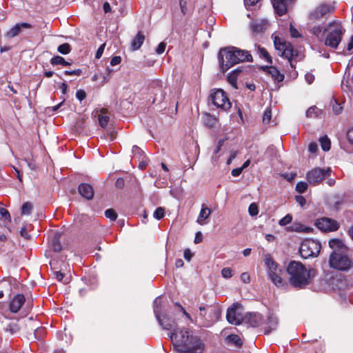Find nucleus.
<instances>
[{"label": "nucleus", "mask_w": 353, "mask_h": 353, "mask_svg": "<svg viewBox=\"0 0 353 353\" xmlns=\"http://www.w3.org/2000/svg\"><path fill=\"white\" fill-rule=\"evenodd\" d=\"M263 320L259 313H249L244 317L245 323L253 327L263 326Z\"/></svg>", "instance_id": "f3484780"}, {"label": "nucleus", "mask_w": 353, "mask_h": 353, "mask_svg": "<svg viewBox=\"0 0 353 353\" xmlns=\"http://www.w3.org/2000/svg\"><path fill=\"white\" fill-rule=\"evenodd\" d=\"M32 205L30 202H26L21 207V214L23 215H28L31 213Z\"/></svg>", "instance_id": "f704fd0d"}, {"label": "nucleus", "mask_w": 353, "mask_h": 353, "mask_svg": "<svg viewBox=\"0 0 353 353\" xmlns=\"http://www.w3.org/2000/svg\"><path fill=\"white\" fill-rule=\"evenodd\" d=\"M165 210L161 207L157 208L154 212L153 216L156 219H161L164 216Z\"/></svg>", "instance_id": "e433bc0d"}, {"label": "nucleus", "mask_w": 353, "mask_h": 353, "mask_svg": "<svg viewBox=\"0 0 353 353\" xmlns=\"http://www.w3.org/2000/svg\"><path fill=\"white\" fill-rule=\"evenodd\" d=\"M321 243L313 239H305L299 247V253L302 258L309 259L316 257L321 251Z\"/></svg>", "instance_id": "423d86ee"}, {"label": "nucleus", "mask_w": 353, "mask_h": 353, "mask_svg": "<svg viewBox=\"0 0 353 353\" xmlns=\"http://www.w3.org/2000/svg\"><path fill=\"white\" fill-rule=\"evenodd\" d=\"M105 43H103L99 48V49L97 50V52H96V54H95V58L96 59H100L103 53V51H104V49H105Z\"/></svg>", "instance_id": "5fc2aeb1"}, {"label": "nucleus", "mask_w": 353, "mask_h": 353, "mask_svg": "<svg viewBox=\"0 0 353 353\" xmlns=\"http://www.w3.org/2000/svg\"><path fill=\"white\" fill-rule=\"evenodd\" d=\"M290 32L291 36L294 38H298L301 37V34H299V31L294 27H293L292 24L290 25Z\"/></svg>", "instance_id": "864d4df0"}, {"label": "nucleus", "mask_w": 353, "mask_h": 353, "mask_svg": "<svg viewBox=\"0 0 353 353\" xmlns=\"http://www.w3.org/2000/svg\"><path fill=\"white\" fill-rule=\"evenodd\" d=\"M121 61V58L120 56H115L114 57L112 58L111 61H110V64L111 65L114 66V65H117L118 64H119Z\"/></svg>", "instance_id": "4d7b16f0"}, {"label": "nucleus", "mask_w": 353, "mask_h": 353, "mask_svg": "<svg viewBox=\"0 0 353 353\" xmlns=\"http://www.w3.org/2000/svg\"><path fill=\"white\" fill-rule=\"evenodd\" d=\"M240 72V70H233L228 77V83L235 89L237 88V77Z\"/></svg>", "instance_id": "7c9ffc66"}, {"label": "nucleus", "mask_w": 353, "mask_h": 353, "mask_svg": "<svg viewBox=\"0 0 353 353\" xmlns=\"http://www.w3.org/2000/svg\"><path fill=\"white\" fill-rule=\"evenodd\" d=\"M228 338L236 345H241L242 343L241 339L237 335H230V336H229Z\"/></svg>", "instance_id": "09e8293b"}, {"label": "nucleus", "mask_w": 353, "mask_h": 353, "mask_svg": "<svg viewBox=\"0 0 353 353\" xmlns=\"http://www.w3.org/2000/svg\"><path fill=\"white\" fill-rule=\"evenodd\" d=\"M292 221V216L290 214L285 215L283 219H281L279 223L281 226L287 225L290 223Z\"/></svg>", "instance_id": "79ce46f5"}, {"label": "nucleus", "mask_w": 353, "mask_h": 353, "mask_svg": "<svg viewBox=\"0 0 353 353\" xmlns=\"http://www.w3.org/2000/svg\"><path fill=\"white\" fill-rule=\"evenodd\" d=\"M210 97L214 105L218 108L228 110L231 108V103L222 89L212 90Z\"/></svg>", "instance_id": "6e6552de"}, {"label": "nucleus", "mask_w": 353, "mask_h": 353, "mask_svg": "<svg viewBox=\"0 0 353 353\" xmlns=\"http://www.w3.org/2000/svg\"><path fill=\"white\" fill-rule=\"evenodd\" d=\"M305 80L309 84H311L314 80V76L310 72H307L305 75Z\"/></svg>", "instance_id": "680f3d73"}, {"label": "nucleus", "mask_w": 353, "mask_h": 353, "mask_svg": "<svg viewBox=\"0 0 353 353\" xmlns=\"http://www.w3.org/2000/svg\"><path fill=\"white\" fill-rule=\"evenodd\" d=\"M132 152L134 157H137V158H141V157L143 155V151L139 148L138 146H133Z\"/></svg>", "instance_id": "49530a36"}, {"label": "nucleus", "mask_w": 353, "mask_h": 353, "mask_svg": "<svg viewBox=\"0 0 353 353\" xmlns=\"http://www.w3.org/2000/svg\"><path fill=\"white\" fill-rule=\"evenodd\" d=\"M52 248L54 251L59 252L61 250V243L58 240H54L52 243Z\"/></svg>", "instance_id": "bf43d9fd"}, {"label": "nucleus", "mask_w": 353, "mask_h": 353, "mask_svg": "<svg viewBox=\"0 0 353 353\" xmlns=\"http://www.w3.org/2000/svg\"><path fill=\"white\" fill-rule=\"evenodd\" d=\"M241 280L245 283H248L250 281L249 274L247 272L242 273L241 274Z\"/></svg>", "instance_id": "13d9d810"}, {"label": "nucleus", "mask_w": 353, "mask_h": 353, "mask_svg": "<svg viewBox=\"0 0 353 353\" xmlns=\"http://www.w3.org/2000/svg\"><path fill=\"white\" fill-rule=\"evenodd\" d=\"M329 263L331 268L343 272L353 268V260L343 250H334L330 256Z\"/></svg>", "instance_id": "7ed1b4c3"}, {"label": "nucleus", "mask_w": 353, "mask_h": 353, "mask_svg": "<svg viewBox=\"0 0 353 353\" xmlns=\"http://www.w3.org/2000/svg\"><path fill=\"white\" fill-rule=\"evenodd\" d=\"M79 194L85 199L90 200L94 196V190L92 185L88 183H81L79 186Z\"/></svg>", "instance_id": "4be33fe9"}, {"label": "nucleus", "mask_w": 353, "mask_h": 353, "mask_svg": "<svg viewBox=\"0 0 353 353\" xmlns=\"http://www.w3.org/2000/svg\"><path fill=\"white\" fill-rule=\"evenodd\" d=\"M218 59L221 70L223 72L228 70L234 65L236 64L234 47H228L219 50Z\"/></svg>", "instance_id": "39448f33"}, {"label": "nucleus", "mask_w": 353, "mask_h": 353, "mask_svg": "<svg viewBox=\"0 0 353 353\" xmlns=\"http://www.w3.org/2000/svg\"><path fill=\"white\" fill-rule=\"evenodd\" d=\"M210 214L211 210L202 205L196 222L200 225L205 224V221L210 216Z\"/></svg>", "instance_id": "cd10ccee"}, {"label": "nucleus", "mask_w": 353, "mask_h": 353, "mask_svg": "<svg viewBox=\"0 0 353 353\" xmlns=\"http://www.w3.org/2000/svg\"><path fill=\"white\" fill-rule=\"evenodd\" d=\"M274 46L277 50L279 54L288 59L290 66L293 68L291 59L294 56L293 48L291 43L283 41L279 37H275L274 41Z\"/></svg>", "instance_id": "1a4fd4ad"}, {"label": "nucleus", "mask_w": 353, "mask_h": 353, "mask_svg": "<svg viewBox=\"0 0 353 353\" xmlns=\"http://www.w3.org/2000/svg\"><path fill=\"white\" fill-rule=\"evenodd\" d=\"M331 170L330 168L321 169L315 168L306 174V179L308 183L312 185H316L321 182L326 176L330 174Z\"/></svg>", "instance_id": "9b49d317"}, {"label": "nucleus", "mask_w": 353, "mask_h": 353, "mask_svg": "<svg viewBox=\"0 0 353 353\" xmlns=\"http://www.w3.org/2000/svg\"><path fill=\"white\" fill-rule=\"evenodd\" d=\"M98 119L101 127L104 128L107 126L109 121V117L107 115V112L105 109L101 110V112L98 115Z\"/></svg>", "instance_id": "c756f323"}, {"label": "nucleus", "mask_w": 353, "mask_h": 353, "mask_svg": "<svg viewBox=\"0 0 353 353\" xmlns=\"http://www.w3.org/2000/svg\"><path fill=\"white\" fill-rule=\"evenodd\" d=\"M326 31L327 34L325 39V44L330 48H336L345 31L341 24L337 22L330 23Z\"/></svg>", "instance_id": "20e7f679"}, {"label": "nucleus", "mask_w": 353, "mask_h": 353, "mask_svg": "<svg viewBox=\"0 0 353 353\" xmlns=\"http://www.w3.org/2000/svg\"><path fill=\"white\" fill-rule=\"evenodd\" d=\"M266 72L269 74L274 81L281 82L283 80L284 76L275 67L270 66L267 67Z\"/></svg>", "instance_id": "bb28decb"}, {"label": "nucleus", "mask_w": 353, "mask_h": 353, "mask_svg": "<svg viewBox=\"0 0 353 353\" xmlns=\"http://www.w3.org/2000/svg\"><path fill=\"white\" fill-rule=\"evenodd\" d=\"M19 326L15 323H10L4 328V330L10 334H14L19 331Z\"/></svg>", "instance_id": "72a5a7b5"}, {"label": "nucleus", "mask_w": 353, "mask_h": 353, "mask_svg": "<svg viewBox=\"0 0 353 353\" xmlns=\"http://www.w3.org/2000/svg\"><path fill=\"white\" fill-rule=\"evenodd\" d=\"M272 118L271 110L270 108H267L264 112L263 116V123L265 124L269 123Z\"/></svg>", "instance_id": "ea45409f"}, {"label": "nucleus", "mask_w": 353, "mask_h": 353, "mask_svg": "<svg viewBox=\"0 0 353 353\" xmlns=\"http://www.w3.org/2000/svg\"><path fill=\"white\" fill-rule=\"evenodd\" d=\"M50 63L52 65H62L64 66L70 65L71 63L66 61L62 57L56 56L51 59Z\"/></svg>", "instance_id": "2f4dec72"}, {"label": "nucleus", "mask_w": 353, "mask_h": 353, "mask_svg": "<svg viewBox=\"0 0 353 353\" xmlns=\"http://www.w3.org/2000/svg\"><path fill=\"white\" fill-rule=\"evenodd\" d=\"M307 188V183L300 181L296 184V190L299 193H303Z\"/></svg>", "instance_id": "a19ab883"}, {"label": "nucleus", "mask_w": 353, "mask_h": 353, "mask_svg": "<svg viewBox=\"0 0 353 353\" xmlns=\"http://www.w3.org/2000/svg\"><path fill=\"white\" fill-rule=\"evenodd\" d=\"M268 27V21L265 19L256 20L250 23V28L253 32L259 33Z\"/></svg>", "instance_id": "b1692460"}, {"label": "nucleus", "mask_w": 353, "mask_h": 353, "mask_svg": "<svg viewBox=\"0 0 353 353\" xmlns=\"http://www.w3.org/2000/svg\"><path fill=\"white\" fill-rule=\"evenodd\" d=\"M228 321L234 325H239L244 321L243 315V306L239 303L232 304L227 311Z\"/></svg>", "instance_id": "9d476101"}, {"label": "nucleus", "mask_w": 353, "mask_h": 353, "mask_svg": "<svg viewBox=\"0 0 353 353\" xmlns=\"http://www.w3.org/2000/svg\"><path fill=\"white\" fill-rule=\"evenodd\" d=\"M315 110H316V108H314V107H310V108H308L307 110L306 111L307 117H313L316 114Z\"/></svg>", "instance_id": "338daca9"}, {"label": "nucleus", "mask_w": 353, "mask_h": 353, "mask_svg": "<svg viewBox=\"0 0 353 353\" xmlns=\"http://www.w3.org/2000/svg\"><path fill=\"white\" fill-rule=\"evenodd\" d=\"M177 306L179 307L181 311L183 313V314L193 323L196 324L198 322V319H200L201 322L206 323V318H208V307L210 305H201L199 308V313L197 316L193 319L190 314H188L185 310L180 305L177 304Z\"/></svg>", "instance_id": "4468645a"}, {"label": "nucleus", "mask_w": 353, "mask_h": 353, "mask_svg": "<svg viewBox=\"0 0 353 353\" xmlns=\"http://www.w3.org/2000/svg\"><path fill=\"white\" fill-rule=\"evenodd\" d=\"M292 0H272L275 12L280 16L283 15L288 9L289 3Z\"/></svg>", "instance_id": "aec40b11"}, {"label": "nucleus", "mask_w": 353, "mask_h": 353, "mask_svg": "<svg viewBox=\"0 0 353 353\" xmlns=\"http://www.w3.org/2000/svg\"><path fill=\"white\" fill-rule=\"evenodd\" d=\"M20 235L26 239H28L30 238V236L28 233V231H27V229L26 227H23L21 230H20Z\"/></svg>", "instance_id": "0e129e2a"}, {"label": "nucleus", "mask_w": 353, "mask_h": 353, "mask_svg": "<svg viewBox=\"0 0 353 353\" xmlns=\"http://www.w3.org/2000/svg\"><path fill=\"white\" fill-rule=\"evenodd\" d=\"M57 50L61 54H68V53H70V52L71 50V48L68 43H63V44L60 45L58 47Z\"/></svg>", "instance_id": "c9c22d12"}, {"label": "nucleus", "mask_w": 353, "mask_h": 353, "mask_svg": "<svg viewBox=\"0 0 353 353\" xmlns=\"http://www.w3.org/2000/svg\"><path fill=\"white\" fill-rule=\"evenodd\" d=\"M279 324L277 317L272 313H268L263 320V329L264 334H268L276 329Z\"/></svg>", "instance_id": "2eb2a0df"}, {"label": "nucleus", "mask_w": 353, "mask_h": 353, "mask_svg": "<svg viewBox=\"0 0 353 353\" xmlns=\"http://www.w3.org/2000/svg\"><path fill=\"white\" fill-rule=\"evenodd\" d=\"M105 215L107 218L110 219L111 221L116 220V219L117 217V213L112 209L106 210L105 212Z\"/></svg>", "instance_id": "37998d69"}, {"label": "nucleus", "mask_w": 353, "mask_h": 353, "mask_svg": "<svg viewBox=\"0 0 353 353\" xmlns=\"http://www.w3.org/2000/svg\"><path fill=\"white\" fill-rule=\"evenodd\" d=\"M223 277L229 279L232 276V270L229 268H225L221 270Z\"/></svg>", "instance_id": "a18cd8bd"}, {"label": "nucleus", "mask_w": 353, "mask_h": 353, "mask_svg": "<svg viewBox=\"0 0 353 353\" xmlns=\"http://www.w3.org/2000/svg\"><path fill=\"white\" fill-rule=\"evenodd\" d=\"M165 47H166L165 43H164V42L160 43L156 49V52L158 54H162L163 52H164V51L165 50Z\"/></svg>", "instance_id": "3c124183"}, {"label": "nucleus", "mask_w": 353, "mask_h": 353, "mask_svg": "<svg viewBox=\"0 0 353 353\" xmlns=\"http://www.w3.org/2000/svg\"><path fill=\"white\" fill-rule=\"evenodd\" d=\"M283 176L288 181H291L292 180H294V179L295 178L296 176V174L295 173H293V172H290V173H287V174H283Z\"/></svg>", "instance_id": "774afa93"}, {"label": "nucleus", "mask_w": 353, "mask_h": 353, "mask_svg": "<svg viewBox=\"0 0 353 353\" xmlns=\"http://www.w3.org/2000/svg\"><path fill=\"white\" fill-rule=\"evenodd\" d=\"M161 305V300L159 298H157L154 301V312L155 316L159 322L160 325L165 330H172L176 324L175 321L169 317L168 315L163 316L162 318L159 314V307Z\"/></svg>", "instance_id": "f8f14e48"}, {"label": "nucleus", "mask_w": 353, "mask_h": 353, "mask_svg": "<svg viewBox=\"0 0 353 353\" xmlns=\"http://www.w3.org/2000/svg\"><path fill=\"white\" fill-rule=\"evenodd\" d=\"M321 145L322 149L324 151H328L330 149V140L328 139V137L325 135L324 137H322L319 139Z\"/></svg>", "instance_id": "473e14b6"}, {"label": "nucleus", "mask_w": 353, "mask_h": 353, "mask_svg": "<svg viewBox=\"0 0 353 353\" xmlns=\"http://www.w3.org/2000/svg\"><path fill=\"white\" fill-rule=\"evenodd\" d=\"M316 227L323 232L335 231L339 228V223L330 218L323 217L316 221Z\"/></svg>", "instance_id": "ddd939ff"}, {"label": "nucleus", "mask_w": 353, "mask_h": 353, "mask_svg": "<svg viewBox=\"0 0 353 353\" xmlns=\"http://www.w3.org/2000/svg\"><path fill=\"white\" fill-rule=\"evenodd\" d=\"M260 0H244L246 8L256 5Z\"/></svg>", "instance_id": "e2e57ef3"}, {"label": "nucleus", "mask_w": 353, "mask_h": 353, "mask_svg": "<svg viewBox=\"0 0 353 353\" xmlns=\"http://www.w3.org/2000/svg\"><path fill=\"white\" fill-rule=\"evenodd\" d=\"M332 110L335 114H339L342 112V106L336 100L332 102Z\"/></svg>", "instance_id": "4c0bfd02"}, {"label": "nucleus", "mask_w": 353, "mask_h": 353, "mask_svg": "<svg viewBox=\"0 0 353 353\" xmlns=\"http://www.w3.org/2000/svg\"><path fill=\"white\" fill-rule=\"evenodd\" d=\"M234 52L237 63L243 61H251L252 60V55L248 51L240 50L234 47Z\"/></svg>", "instance_id": "5701e85b"}, {"label": "nucleus", "mask_w": 353, "mask_h": 353, "mask_svg": "<svg viewBox=\"0 0 353 353\" xmlns=\"http://www.w3.org/2000/svg\"><path fill=\"white\" fill-rule=\"evenodd\" d=\"M248 212L250 216H254L258 214V206L255 203H252L250 205L248 208Z\"/></svg>", "instance_id": "58836bf2"}, {"label": "nucleus", "mask_w": 353, "mask_h": 353, "mask_svg": "<svg viewBox=\"0 0 353 353\" xmlns=\"http://www.w3.org/2000/svg\"><path fill=\"white\" fill-rule=\"evenodd\" d=\"M205 125L209 128L214 127L217 123V119L209 113H205L202 117Z\"/></svg>", "instance_id": "c85d7f7f"}, {"label": "nucleus", "mask_w": 353, "mask_h": 353, "mask_svg": "<svg viewBox=\"0 0 353 353\" xmlns=\"http://www.w3.org/2000/svg\"><path fill=\"white\" fill-rule=\"evenodd\" d=\"M32 26L28 23H20L15 24L10 30L5 32L4 37L7 39H12L19 35L23 29H29Z\"/></svg>", "instance_id": "a211bd4d"}, {"label": "nucleus", "mask_w": 353, "mask_h": 353, "mask_svg": "<svg viewBox=\"0 0 353 353\" xmlns=\"http://www.w3.org/2000/svg\"><path fill=\"white\" fill-rule=\"evenodd\" d=\"M265 263L268 268V278L277 287L284 285L283 280L281 278L282 270L279 268L278 265L269 256H265Z\"/></svg>", "instance_id": "0eeeda50"}, {"label": "nucleus", "mask_w": 353, "mask_h": 353, "mask_svg": "<svg viewBox=\"0 0 353 353\" xmlns=\"http://www.w3.org/2000/svg\"><path fill=\"white\" fill-rule=\"evenodd\" d=\"M347 139L349 143L353 145V128H350L347 132Z\"/></svg>", "instance_id": "052dcab7"}, {"label": "nucleus", "mask_w": 353, "mask_h": 353, "mask_svg": "<svg viewBox=\"0 0 353 353\" xmlns=\"http://www.w3.org/2000/svg\"><path fill=\"white\" fill-rule=\"evenodd\" d=\"M308 150L312 154L316 153L318 150V145L314 142L310 143L308 146Z\"/></svg>", "instance_id": "6e6d98bb"}, {"label": "nucleus", "mask_w": 353, "mask_h": 353, "mask_svg": "<svg viewBox=\"0 0 353 353\" xmlns=\"http://www.w3.org/2000/svg\"><path fill=\"white\" fill-rule=\"evenodd\" d=\"M170 339L176 351L183 353H201L203 345L196 337L190 334L187 330H174Z\"/></svg>", "instance_id": "f257e3e1"}, {"label": "nucleus", "mask_w": 353, "mask_h": 353, "mask_svg": "<svg viewBox=\"0 0 353 353\" xmlns=\"http://www.w3.org/2000/svg\"><path fill=\"white\" fill-rule=\"evenodd\" d=\"M64 73L66 75L80 76L82 73V70L81 69H77L74 70H65Z\"/></svg>", "instance_id": "8fccbe9b"}, {"label": "nucleus", "mask_w": 353, "mask_h": 353, "mask_svg": "<svg viewBox=\"0 0 353 353\" xmlns=\"http://www.w3.org/2000/svg\"><path fill=\"white\" fill-rule=\"evenodd\" d=\"M221 314V310L218 306L210 305L208 307V315L206 318V323L201 322L202 326H209L212 323L217 321Z\"/></svg>", "instance_id": "dca6fc26"}, {"label": "nucleus", "mask_w": 353, "mask_h": 353, "mask_svg": "<svg viewBox=\"0 0 353 353\" xmlns=\"http://www.w3.org/2000/svg\"><path fill=\"white\" fill-rule=\"evenodd\" d=\"M288 232H296L303 233H310L312 229L310 227L305 226L300 223L294 222L287 228Z\"/></svg>", "instance_id": "393cba45"}, {"label": "nucleus", "mask_w": 353, "mask_h": 353, "mask_svg": "<svg viewBox=\"0 0 353 353\" xmlns=\"http://www.w3.org/2000/svg\"><path fill=\"white\" fill-rule=\"evenodd\" d=\"M290 284L296 288H303L311 281L312 269L307 270L300 262L291 261L287 267Z\"/></svg>", "instance_id": "f03ea898"}, {"label": "nucleus", "mask_w": 353, "mask_h": 353, "mask_svg": "<svg viewBox=\"0 0 353 353\" xmlns=\"http://www.w3.org/2000/svg\"><path fill=\"white\" fill-rule=\"evenodd\" d=\"M76 97L79 100L82 101L86 97V93L83 90H78L76 92Z\"/></svg>", "instance_id": "603ef678"}, {"label": "nucleus", "mask_w": 353, "mask_h": 353, "mask_svg": "<svg viewBox=\"0 0 353 353\" xmlns=\"http://www.w3.org/2000/svg\"><path fill=\"white\" fill-rule=\"evenodd\" d=\"M322 32V28L320 27V26H314L312 29V32L319 37L321 34V32Z\"/></svg>", "instance_id": "69168bd1"}, {"label": "nucleus", "mask_w": 353, "mask_h": 353, "mask_svg": "<svg viewBox=\"0 0 353 353\" xmlns=\"http://www.w3.org/2000/svg\"><path fill=\"white\" fill-rule=\"evenodd\" d=\"M0 215L1 216L2 218H4L5 219L8 220L9 221H11V216L9 212L3 208H0Z\"/></svg>", "instance_id": "c03bdc74"}, {"label": "nucleus", "mask_w": 353, "mask_h": 353, "mask_svg": "<svg viewBox=\"0 0 353 353\" xmlns=\"http://www.w3.org/2000/svg\"><path fill=\"white\" fill-rule=\"evenodd\" d=\"M341 245V241L338 239H331L329 241V245L331 248H339Z\"/></svg>", "instance_id": "de8ad7c7"}, {"label": "nucleus", "mask_w": 353, "mask_h": 353, "mask_svg": "<svg viewBox=\"0 0 353 353\" xmlns=\"http://www.w3.org/2000/svg\"><path fill=\"white\" fill-rule=\"evenodd\" d=\"M26 299L23 294H17L10 303V310L12 312H17L24 304Z\"/></svg>", "instance_id": "412c9836"}, {"label": "nucleus", "mask_w": 353, "mask_h": 353, "mask_svg": "<svg viewBox=\"0 0 353 353\" xmlns=\"http://www.w3.org/2000/svg\"><path fill=\"white\" fill-rule=\"evenodd\" d=\"M145 41V35L139 31L131 43V49L133 51L139 50Z\"/></svg>", "instance_id": "a878e982"}, {"label": "nucleus", "mask_w": 353, "mask_h": 353, "mask_svg": "<svg viewBox=\"0 0 353 353\" xmlns=\"http://www.w3.org/2000/svg\"><path fill=\"white\" fill-rule=\"evenodd\" d=\"M334 7L327 5H320L316 9L310 14V18L314 20H317L325 16L326 14L332 12Z\"/></svg>", "instance_id": "6ab92c4d"}]
</instances>
